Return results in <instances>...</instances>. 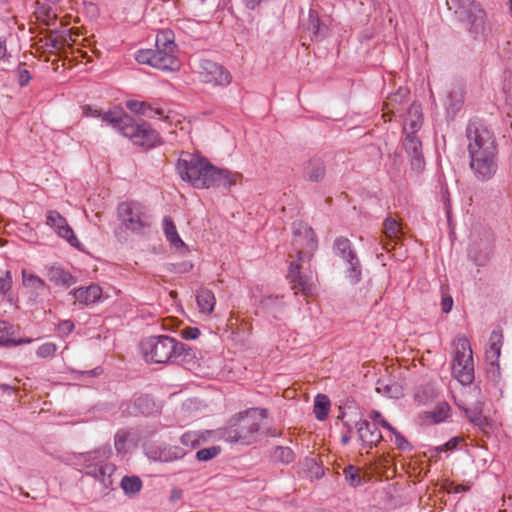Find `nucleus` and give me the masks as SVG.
Listing matches in <instances>:
<instances>
[{
    "instance_id": "9b49d317",
    "label": "nucleus",
    "mask_w": 512,
    "mask_h": 512,
    "mask_svg": "<svg viewBox=\"0 0 512 512\" xmlns=\"http://www.w3.org/2000/svg\"><path fill=\"white\" fill-rule=\"evenodd\" d=\"M135 59L140 64H146L163 71H177L180 68V61L176 52L164 50L161 48L139 50L135 54Z\"/></svg>"
},
{
    "instance_id": "2eb2a0df",
    "label": "nucleus",
    "mask_w": 512,
    "mask_h": 512,
    "mask_svg": "<svg viewBox=\"0 0 512 512\" xmlns=\"http://www.w3.org/2000/svg\"><path fill=\"white\" fill-rule=\"evenodd\" d=\"M306 262H292L289 266L288 279L292 285V289L302 292L305 295H310L314 291L313 275L312 272H306L303 265Z\"/></svg>"
},
{
    "instance_id": "603ef678",
    "label": "nucleus",
    "mask_w": 512,
    "mask_h": 512,
    "mask_svg": "<svg viewBox=\"0 0 512 512\" xmlns=\"http://www.w3.org/2000/svg\"><path fill=\"white\" fill-rule=\"evenodd\" d=\"M193 268V264L190 262H182L179 264L173 265V270L176 273H187Z\"/></svg>"
},
{
    "instance_id": "de8ad7c7",
    "label": "nucleus",
    "mask_w": 512,
    "mask_h": 512,
    "mask_svg": "<svg viewBox=\"0 0 512 512\" xmlns=\"http://www.w3.org/2000/svg\"><path fill=\"white\" fill-rule=\"evenodd\" d=\"M459 441L460 440L457 437L451 438L444 445L436 447L435 450H436L437 453H440V452H443V451H447V450H453L454 448H456V446L458 445Z\"/></svg>"
},
{
    "instance_id": "58836bf2",
    "label": "nucleus",
    "mask_w": 512,
    "mask_h": 512,
    "mask_svg": "<svg viewBox=\"0 0 512 512\" xmlns=\"http://www.w3.org/2000/svg\"><path fill=\"white\" fill-rule=\"evenodd\" d=\"M201 440L202 436L194 431L186 432L181 436V443L192 448L200 445Z\"/></svg>"
},
{
    "instance_id": "f8f14e48",
    "label": "nucleus",
    "mask_w": 512,
    "mask_h": 512,
    "mask_svg": "<svg viewBox=\"0 0 512 512\" xmlns=\"http://www.w3.org/2000/svg\"><path fill=\"white\" fill-rule=\"evenodd\" d=\"M334 253L339 256L346 264V277L353 284L361 279V264L356 251L348 238L337 237L333 245Z\"/></svg>"
},
{
    "instance_id": "0e129e2a",
    "label": "nucleus",
    "mask_w": 512,
    "mask_h": 512,
    "mask_svg": "<svg viewBox=\"0 0 512 512\" xmlns=\"http://www.w3.org/2000/svg\"><path fill=\"white\" fill-rule=\"evenodd\" d=\"M369 416H370V418H371L373 421H376V422H378L379 424H380V420H381V419H384V418L382 417V414H381L379 411H377V410H372V411L370 412Z\"/></svg>"
},
{
    "instance_id": "ddd939ff",
    "label": "nucleus",
    "mask_w": 512,
    "mask_h": 512,
    "mask_svg": "<svg viewBox=\"0 0 512 512\" xmlns=\"http://www.w3.org/2000/svg\"><path fill=\"white\" fill-rule=\"evenodd\" d=\"M197 73L201 82L212 86H227L232 81L226 68L209 59L199 60Z\"/></svg>"
},
{
    "instance_id": "338daca9",
    "label": "nucleus",
    "mask_w": 512,
    "mask_h": 512,
    "mask_svg": "<svg viewBox=\"0 0 512 512\" xmlns=\"http://www.w3.org/2000/svg\"><path fill=\"white\" fill-rule=\"evenodd\" d=\"M443 199H444V202H445V207H446V213L447 215L449 216V213H450V204H449V198H448V193L445 192L443 194Z\"/></svg>"
},
{
    "instance_id": "4d7b16f0",
    "label": "nucleus",
    "mask_w": 512,
    "mask_h": 512,
    "mask_svg": "<svg viewBox=\"0 0 512 512\" xmlns=\"http://www.w3.org/2000/svg\"><path fill=\"white\" fill-rule=\"evenodd\" d=\"M8 58L6 38L0 36V62Z\"/></svg>"
},
{
    "instance_id": "4be33fe9",
    "label": "nucleus",
    "mask_w": 512,
    "mask_h": 512,
    "mask_svg": "<svg viewBox=\"0 0 512 512\" xmlns=\"http://www.w3.org/2000/svg\"><path fill=\"white\" fill-rule=\"evenodd\" d=\"M422 126V108L421 105L413 103L409 109L407 117L404 120V134H416Z\"/></svg>"
},
{
    "instance_id": "a211bd4d",
    "label": "nucleus",
    "mask_w": 512,
    "mask_h": 512,
    "mask_svg": "<svg viewBox=\"0 0 512 512\" xmlns=\"http://www.w3.org/2000/svg\"><path fill=\"white\" fill-rule=\"evenodd\" d=\"M358 438L364 448L372 449L382 440V434L375 424L361 419L355 424Z\"/></svg>"
},
{
    "instance_id": "c03bdc74",
    "label": "nucleus",
    "mask_w": 512,
    "mask_h": 512,
    "mask_svg": "<svg viewBox=\"0 0 512 512\" xmlns=\"http://www.w3.org/2000/svg\"><path fill=\"white\" fill-rule=\"evenodd\" d=\"M12 283V274L7 270L0 276V295L8 292L12 287Z\"/></svg>"
},
{
    "instance_id": "dca6fc26",
    "label": "nucleus",
    "mask_w": 512,
    "mask_h": 512,
    "mask_svg": "<svg viewBox=\"0 0 512 512\" xmlns=\"http://www.w3.org/2000/svg\"><path fill=\"white\" fill-rule=\"evenodd\" d=\"M46 223L57 233L59 237L65 239L71 246L80 248L81 243L74 234V231L58 211H48L46 215Z\"/></svg>"
},
{
    "instance_id": "7c9ffc66",
    "label": "nucleus",
    "mask_w": 512,
    "mask_h": 512,
    "mask_svg": "<svg viewBox=\"0 0 512 512\" xmlns=\"http://www.w3.org/2000/svg\"><path fill=\"white\" fill-rule=\"evenodd\" d=\"M503 335L500 330H493L489 338V349L486 351L487 357L498 359L500 356Z\"/></svg>"
},
{
    "instance_id": "09e8293b",
    "label": "nucleus",
    "mask_w": 512,
    "mask_h": 512,
    "mask_svg": "<svg viewBox=\"0 0 512 512\" xmlns=\"http://www.w3.org/2000/svg\"><path fill=\"white\" fill-rule=\"evenodd\" d=\"M136 406L142 413H149L150 399L148 396H142L137 399Z\"/></svg>"
},
{
    "instance_id": "9d476101",
    "label": "nucleus",
    "mask_w": 512,
    "mask_h": 512,
    "mask_svg": "<svg viewBox=\"0 0 512 512\" xmlns=\"http://www.w3.org/2000/svg\"><path fill=\"white\" fill-rule=\"evenodd\" d=\"M493 234L488 229L474 228L470 234L468 256L477 266H484L492 254Z\"/></svg>"
},
{
    "instance_id": "4468645a",
    "label": "nucleus",
    "mask_w": 512,
    "mask_h": 512,
    "mask_svg": "<svg viewBox=\"0 0 512 512\" xmlns=\"http://www.w3.org/2000/svg\"><path fill=\"white\" fill-rule=\"evenodd\" d=\"M123 136L136 145L148 148L155 146L159 140L158 133L148 123H135L133 120L124 128Z\"/></svg>"
},
{
    "instance_id": "39448f33",
    "label": "nucleus",
    "mask_w": 512,
    "mask_h": 512,
    "mask_svg": "<svg viewBox=\"0 0 512 512\" xmlns=\"http://www.w3.org/2000/svg\"><path fill=\"white\" fill-rule=\"evenodd\" d=\"M266 417V410L260 408L239 414L235 425L226 432V439L231 443L245 445L255 443L259 439V431Z\"/></svg>"
},
{
    "instance_id": "37998d69",
    "label": "nucleus",
    "mask_w": 512,
    "mask_h": 512,
    "mask_svg": "<svg viewBox=\"0 0 512 512\" xmlns=\"http://www.w3.org/2000/svg\"><path fill=\"white\" fill-rule=\"evenodd\" d=\"M126 443L127 433L124 431L117 432L114 438V446L118 453H123L126 451Z\"/></svg>"
},
{
    "instance_id": "864d4df0",
    "label": "nucleus",
    "mask_w": 512,
    "mask_h": 512,
    "mask_svg": "<svg viewBox=\"0 0 512 512\" xmlns=\"http://www.w3.org/2000/svg\"><path fill=\"white\" fill-rule=\"evenodd\" d=\"M489 374L493 378L495 385L499 387V390L502 393L499 366H493L492 369L489 371Z\"/></svg>"
},
{
    "instance_id": "72a5a7b5",
    "label": "nucleus",
    "mask_w": 512,
    "mask_h": 512,
    "mask_svg": "<svg viewBox=\"0 0 512 512\" xmlns=\"http://www.w3.org/2000/svg\"><path fill=\"white\" fill-rule=\"evenodd\" d=\"M121 488L126 494H136L142 488V481L137 476H125L121 480Z\"/></svg>"
},
{
    "instance_id": "e2e57ef3",
    "label": "nucleus",
    "mask_w": 512,
    "mask_h": 512,
    "mask_svg": "<svg viewBox=\"0 0 512 512\" xmlns=\"http://www.w3.org/2000/svg\"><path fill=\"white\" fill-rule=\"evenodd\" d=\"M262 0H243V3L248 9H255Z\"/></svg>"
},
{
    "instance_id": "aec40b11",
    "label": "nucleus",
    "mask_w": 512,
    "mask_h": 512,
    "mask_svg": "<svg viewBox=\"0 0 512 512\" xmlns=\"http://www.w3.org/2000/svg\"><path fill=\"white\" fill-rule=\"evenodd\" d=\"M73 298L80 304L89 306L98 302L102 296V289L96 284L87 287H79L70 292Z\"/></svg>"
},
{
    "instance_id": "4c0bfd02",
    "label": "nucleus",
    "mask_w": 512,
    "mask_h": 512,
    "mask_svg": "<svg viewBox=\"0 0 512 512\" xmlns=\"http://www.w3.org/2000/svg\"><path fill=\"white\" fill-rule=\"evenodd\" d=\"M220 452L221 448L219 446H211L198 450L196 453V458L199 461L205 462L217 457Z\"/></svg>"
},
{
    "instance_id": "f03ea898",
    "label": "nucleus",
    "mask_w": 512,
    "mask_h": 512,
    "mask_svg": "<svg viewBox=\"0 0 512 512\" xmlns=\"http://www.w3.org/2000/svg\"><path fill=\"white\" fill-rule=\"evenodd\" d=\"M177 171L182 180L198 189L212 186L230 188L240 177L238 173L218 169L205 158L191 153L181 155L177 163Z\"/></svg>"
},
{
    "instance_id": "c9c22d12",
    "label": "nucleus",
    "mask_w": 512,
    "mask_h": 512,
    "mask_svg": "<svg viewBox=\"0 0 512 512\" xmlns=\"http://www.w3.org/2000/svg\"><path fill=\"white\" fill-rule=\"evenodd\" d=\"M344 477L346 482L351 487H358L362 484V477L360 475V470L356 466L348 465L344 468Z\"/></svg>"
},
{
    "instance_id": "3c124183",
    "label": "nucleus",
    "mask_w": 512,
    "mask_h": 512,
    "mask_svg": "<svg viewBox=\"0 0 512 512\" xmlns=\"http://www.w3.org/2000/svg\"><path fill=\"white\" fill-rule=\"evenodd\" d=\"M453 307V298L450 295H443L441 309L443 313H449Z\"/></svg>"
},
{
    "instance_id": "052dcab7",
    "label": "nucleus",
    "mask_w": 512,
    "mask_h": 512,
    "mask_svg": "<svg viewBox=\"0 0 512 512\" xmlns=\"http://www.w3.org/2000/svg\"><path fill=\"white\" fill-rule=\"evenodd\" d=\"M404 96H406V93L402 92V90H399V92L397 94L388 98V102L386 103V105L388 107L393 106L394 103H396L398 101V98H402Z\"/></svg>"
},
{
    "instance_id": "bf43d9fd",
    "label": "nucleus",
    "mask_w": 512,
    "mask_h": 512,
    "mask_svg": "<svg viewBox=\"0 0 512 512\" xmlns=\"http://www.w3.org/2000/svg\"><path fill=\"white\" fill-rule=\"evenodd\" d=\"M447 489L449 493H462L465 492L468 488L465 487L464 485L450 483Z\"/></svg>"
},
{
    "instance_id": "79ce46f5",
    "label": "nucleus",
    "mask_w": 512,
    "mask_h": 512,
    "mask_svg": "<svg viewBox=\"0 0 512 512\" xmlns=\"http://www.w3.org/2000/svg\"><path fill=\"white\" fill-rule=\"evenodd\" d=\"M450 408L446 403L438 406L437 410L431 413V416L435 422H442L449 416Z\"/></svg>"
},
{
    "instance_id": "69168bd1",
    "label": "nucleus",
    "mask_w": 512,
    "mask_h": 512,
    "mask_svg": "<svg viewBox=\"0 0 512 512\" xmlns=\"http://www.w3.org/2000/svg\"><path fill=\"white\" fill-rule=\"evenodd\" d=\"M61 327L63 330L67 331L68 333L72 332V330L74 329V324L72 321L70 320H67V321H64L62 324H61Z\"/></svg>"
},
{
    "instance_id": "774afa93",
    "label": "nucleus",
    "mask_w": 512,
    "mask_h": 512,
    "mask_svg": "<svg viewBox=\"0 0 512 512\" xmlns=\"http://www.w3.org/2000/svg\"><path fill=\"white\" fill-rule=\"evenodd\" d=\"M350 435L349 434H345L341 437V442L344 444V445H347L349 442H350Z\"/></svg>"
},
{
    "instance_id": "13d9d810",
    "label": "nucleus",
    "mask_w": 512,
    "mask_h": 512,
    "mask_svg": "<svg viewBox=\"0 0 512 512\" xmlns=\"http://www.w3.org/2000/svg\"><path fill=\"white\" fill-rule=\"evenodd\" d=\"M182 455H183V453L181 451L175 452L174 456H171V455H168L167 453L161 452L157 459L160 461L168 462L173 459H177V458L181 457Z\"/></svg>"
},
{
    "instance_id": "a18cd8bd",
    "label": "nucleus",
    "mask_w": 512,
    "mask_h": 512,
    "mask_svg": "<svg viewBox=\"0 0 512 512\" xmlns=\"http://www.w3.org/2000/svg\"><path fill=\"white\" fill-rule=\"evenodd\" d=\"M200 335V330L196 327H187L181 330V336L186 340H194Z\"/></svg>"
},
{
    "instance_id": "6e6d98bb",
    "label": "nucleus",
    "mask_w": 512,
    "mask_h": 512,
    "mask_svg": "<svg viewBox=\"0 0 512 512\" xmlns=\"http://www.w3.org/2000/svg\"><path fill=\"white\" fill-rule=\"evenodd\" d=\"M377 390L379 392H383L388 397H397V393L395 391H393V390H396V388H394L393 386L380 385L377 387Z\"/></svg>"
},
{
    "instance_id": "c85d7f7f",
    "label": "nucleus",
    "mask_w": 512,
    "mask_h": 512,
    "mask_svg": "<svg viewBox=\"0 0 512 512\" xmlns=\"http://www.w3.org/2000/svg\"><path fill=\"white\" fill-rule=\"evenodd\" d=\"M326 30L327 28L325 25L321 24L318 14L315 11L310 10L307 31L310 33L311 39L313 40L323 37Z\"/></svg>"
},
{
    "instance_id": "a878e982",
    "label": "nucleus",
    "mask_w": 512,
    "mask_h": 512,
    "mask_svg": "<svg viewBox=\"0 0 512 512\" xmlns=\"http://www.w3.org/2000/svg\"><path fill=\"white\" fill-rule=\"evenodd\" d=\"M163 231L166 239L176 249L185 248L186 245L178 235L176 226L171 217L165 216L162 221Z\"/></svg>"
},
{
    "instance_id": "473e14b6",
    "label": "nucleus",
    "mask_w": 512,
    "mask_h": 512,
    "mask_svg": "<svg viewBox=\"0 0 512 512\" xmlns=\"http://www.w3.org/2000/svg\"><path fill=\"white\" fill-rule=\"evenodd\" d=\"M380 425L394 435L395 444L399 450L407 451L412 449L411 444L406 440V438L401 433H399L389 422H387L385 419H381Z\"/></svg>"
},
{
    "instance_id": "6e6552de",
    "label": "nucleus",
    "mask_w": 512,
    "mask_h": 512,
    "mask_svg": "<svg viewBox=\"0 0 512 512\" xmlns=\"http://www.w3.org/2000/svg\"><path fill=\"white\" fill-rule=\"evenodd\" d=\"M292 246L300 262H310L318 247L313 229L303 221H295L292 225Z\"/></svg>"
},
{
    "instance_id": "ea45409f",
    "label": "nucleus",
    "mask_w": 512,
    "mask_h": 512,
    "mask_svg": "<svg viewBox=\"0 0 512 512\" xmlns=\"http://www.w3.org/2000/svg\"><path fill=\"white\" fill-rule=\"evenodd\" d=\"M13 326L7 321H0V345L9 346L11 342Z\"/></svg>"
},
{
    "instance_id": "49530a36",
    "label": "nucleus",
    "mask_w": 512,
    "mask_h": 512,
    "mask_svg": "<svg viewBox=\"0 0 512 512\" xmlns=\"http://www.w3.org/2000/svg\"><path fill=\"white\" fill-rule=\"evenodd\" d=\"M82 115L84 117H101L102 111L97 109L96 107H92L90 105H84L82 107Z\"/></svg>"
},
{
    "instance_id": "c756f323",
    "label": "nucleus",
    "mask_w": 512,
    "mask_h": 512,
    "mask_svg": "<svg viewBox=\"0 0 512 512\" xmlns=\"http://www.w3.org/2000/svg\"><path fill=\"white\" fill-rule=\"evenodd\" d=\"M330 410V400L324 394H318L314 399V414L315 417L323 421L327 418Z\"/></svg>"
},
{
    "instance_id": "7ed1b4c3",
    "label": "nucleus",
    "mask_w": 512,
    "mask_h": 512,
    "mask_svg": "<svg viewBox=\"0 0 512 512\" xmlns=\"http://www.w3.org/2000/svg\"><path fill=\"white\" fill-rule=\"evenodd\" d=\"M140 349L145 360L155 364L179 363L187 352L186 345L166 335L143 339Z\"/></svg>"
},
{
    "instance_id": "f257e3e1",
    "label": "nucleus",
    "mask_w": 512,
    "mask_h": 512,
    "mask_svg": "<svg viewBox=\"0 0 512 512\" xmlns=\"http://www.w3.org/2000/svg\"><path fill=\"white\" fill-rule=\"evenodd\" d=\"M470 169L478 181L490 180L497 172V146L493 133L482 123L473 121L466 128Z\"/></svg>"
},
{
    "instance_id": "0eeeda50",
    "label": "nucleus",
    "mask_w": 512,
    "mask_h": 512,
    "mask_svg": "<svg viewBox=\"0 0 512 512\" xmlns=\"http://www.w3.org/2000/svg\"><path fill=\"white\" fill-rule=\"evenodd\" d=\"M454 345L452 374L462 385H470L474 380V363L470 343L466 337L459 336Z\"/></svg>"
},
{
    "instance_id": "bb28decb",
    "label": "nucleus",
    "mask_w": 512,
    "mask_h": 512,
    "mask_svg": "<svg viewBox=\"0 0 512 512\" xmlns=\"http://www.w3.org/2000/svg\"><path fill=\"white\" fill-rule=\"evenodd\" d=\"M197 305L202 313L210 314L214 310L216 303L214 293L207 289L201 288L196 294Z\"/></svg>"
},
{
    "instance_id": "20e7f679",
    "label": "nucleus",
    "mask_w": 512,
    "mask_h": 512,
    "mask_svg": "<svg viewBox=\"0 0 512 512\" xmlns=\"http://www.w3.org/2000/svg\"><path fill=\"white\" fill-rule=\"evenodd\" d=\"M111 456V447L103 445L93 451L73 454V464L81 466L87 476L108 488L112 485L111 476L115 471V465L107 462Z\"/></svg>"
},
{
    "instance_id": "8fccbe9b",
    "label": "nucleus",
    "mask_w": 512,
    "mask_h": 512,
    "mask_svg": "<svg viewBox=\"0 0 512 512\" xmlns=\"http://www.w3.org/2000/svg\"><path fill=\"white\" fill-rule=\"evenodd\" d=\"M17 75H18V83L21 86L27 85L31 79L29 71L26 69H23V68L18 69Z\"/></svg>"
},
{
    "instance_id": "412c9836",
    "label": "nucleus",
    "mask_w": 512,
    "mask_h": 512,
    "mask_svg": "<svg viewBox=\"0 0 512 512\" xmlns=\"http://www.w3.org/2000/svg\"><path fill=\"white\" fill-rule=\"evenodd\" d=\"M326 168L324 161L314 156L310 158L304 166V177L312 182H319L324 179Z\"/></svg>"
},
{
    "instance_id": "cd10ccee",
    "label": "nucleus",
    "mask_w": 512,
    "mask_h": 512,
    "mask_svg": "<svg viewBox=\"0 0 512 512\" xmlns=\"http://www.w3.org/2000/svg\"><path fill=\"white\" fill-rule=\"evenodd\" d=\"M48 276L50 281L59 286L69 287L76 283V278L60 267H51Z\"/></svg>"
},
{
    "instance_id": "680f3d73",
    "label": "nucleus",
    "mask_w": 512,
    "mask_h": 512,
    "mask_svg": "<svg viewBox=\"0 0 512 512\" xmlns=\"http://www.w3.org/2000/svg\"><path fill=\"white\" fill-rule=\"evenodd\" d=\"M32 342V339L31 338H21V339H18V340H14V339H11V342H10V345L9 346H18V345H22V344H28V343H31Z\"/></svg>"
},
{
    "instance_id": "5fc2aeb1",
    "label": "nucleus",
    "mask_w": 512,
    "mask_h": 512,
    "mask_svg": "<svg viewBox=\"0 0 512 512\" xmlns=\"http://www.w3.org/2000/svg\"><path fill=\"white\" fill-rule=\"evenodd\" d=\"M465 412L472 423L476 425H480L482 423L483 418L480 412L471 411L469 409H465Z\"/></svg>"
},
{
    "instance_id": "a19ab883",
    "label": "nucleus",
    "mask_w": 512,
    "mask_h": 512,
    "mask_svg": "<svg viewBox=\"0 0 512 512\" xmlns=\"http://www.w3.org/2000/svg\"><path fill=\"white\" fill-rule=\"evenodd\" d=\"M56 350H57L56 344H54L52 342H46L38 347V349L36 351V355L39 358H47V357L53 356L55 354Z\"/></svg>"
},
{
    "instance_id": "2f4dec72",
    "label": "nucleus",
    "mask_w": 512,
    "mask_h": 512,
    "mask_svg": "<svg viewBox=\"0 0 512 512\" xmlns=\"http://www.w3.org/2000/svg\"><path fill=\"white\" fill-rule=\"evenodd\" d=\"M155 45L157 48L176 52L174 33L171 30L160 31L156 36Z\"/></svg>"
},
{
    "instance_id": "393cba45",
    "label": "nucleus",
    "mask_w": 512,
    "mask_h": 512,
    "mask_svg": "<svg viewBox=\"0 0 512 512\" xmlns=\"http://www.w3.org/2000/svg\"><path fill=\"white\" fill-rule=\"evenodd\" d=\"M102 121L111 125L114 129L119 131L122 135L124 134V128L129 126L132 118L128 115L124 114L119 110H109L107 112L102 113Z\"/></svg>"
},
{
    "instance_id": "f3484780",
    "label": "nucleus",
    "mask_w": 512,
    "mask_h": 512,
    "mask_svg": "<svg viewBox=\"0 0 512 512\" xmlns=\"http://www.w3.org/2000/svg\"><path fill=\"white\" fill-rule=\"evenodd\" d=\"M22 286L24 293L27 296L28 303L35 305L39 302V298L47 290V285L43 279L36 274L29 272L25 269L21 272Z\"/></svg>"
},
{
    "instance_id": "e433bc0d",
    "label": "nucleus",
    "mask_w": 512,
    "mask_h": 512,
    "mask_svg": "<svg viewBox=\"0 0 512 512\" xmlns=\"http://www.w3.org/2000/svg\"><path fill=\"white\" fill-rule=\"evenodd\" d=\"M401 231L400 224L393 218L384 221L383 233L388 239H396Z\"/></svg>"
},
{
    "instance_id": "5701e85b",
    "label": "nucleus",
    "mask_w": 512,
    "mask_h": 512,
    "mask_svg": "<svg viewBox=\"0 0 512 512\" xmlns=\"http://www.w3.org/2000/svg\"><path fill=\"white\" fill-rule=\"evenodd\" d=\"M126 107L133 113L142 115L148 118H162L164 117V111L160 108H155L147 102L128 100Z\"/></svg>"
},
{
    "instance_id": "423d86ee",
    "label": "nucleus",
    "mask_w": 512,
    "mask_h": 512,
    "mask_svg": "<svg viewBox=\"0 0 512 512\" xmlns=\"http://www.w3.org/2000/svg\"><path fill=\"white\" fill-rule=\"evenodd\" d=\"M448 5L472 34L479 35L485 32L486 14L479 3L474 0H450Z\"/></svg>"
},
{
    "instance_id": "b1692460",
    "label": "nucleus",
    "mask_w": 512,
    "mask_h": 512,
    "mask_svg": "<svg viewBox=\"0 0 512 512\" xmlns=\"http://www.w3.org/2000/svg\"><path fill=\"white\" fill-rule=\"evenodd\" d=\"M464 94V89L461 86H453L449 90L445 101V108L452 117L461 110L464 103Z\"/></svg>"
},
{
    "instance_id": "1a4fd4ad",
    "label": "nucleus",
    "mask_w": 512,
    "mask_h": 512,
    "mask_svg": "<svg viewBox=\"0 0 512 512\" xmlns=\"http://www.w3.org/2000/svg\"><path fill=\"white\" fill-rule=\"evenodd\" d=\"M118 217L126 229L141 234L150 226V216L139 202L126 201L118 206Z\"/></svg>"
},
{
    "instance_id": "6ab92c4d",
    "label": "nucleus",
    "mask_w": 512,
    "mask_h": 512,
    "mask_svg": "<svg viewBox=\"0 0 512 512\" xmlns=\"http://www.w3.org/2000/svg\"><path fill=\"white\" fill-rule=\"evenodd\" d=\"M403 147L410 158L413 169L420 171L424 168L425 161L422 153V143L416 134H405Z\"/></svg>"
},
{
    "instance_id": "f704fd0d",
    "label": "nucleus",
    "mask_w": 512,
    "mask_h": 512,
    "mask_svg": "<svg viewBox=\"0 0 512 512\" xmlns=\"http://www.w3.org/2000/svg\"><path fill=\"white\" fill-rule=\"evenodd\" d=\"M272 458L274 461L289 464L294 460L295 455L289 447L277 446L272 453Z\"/></svg>"
}]
</instances>
